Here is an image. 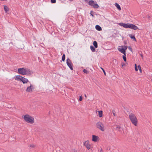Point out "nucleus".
<instances>
[{"label":"nucleus","instance_id":"obj_1","mask_svg":"<svg viewBox=\"0 0 152 152\" xmlns=\"http://www.w3.org/2000/svg\"><path fill=\"white\" fill-rule=\"evenodd\" d=\"M18 73L23 75H29L31 74V71L26 67L18 69Z\"/></svg>","mask_w":152,"mask_h":152},{"label":"nucleus","instance_id":"obj_2","mask_svg":"<svg viewBox=\"0 0 152 152\" xmlns=\"http://www.w3.org/2000/svg\"><path fill=\"white\" fill-rule=\"evenodd\" d=\"M118 24L121 26H123L124 27L126 28H130L134 30L138 29V27L135 25L133 24H131L129 23H119Z\"/></svg>","mask_w":152,"mask_h":152},{"label":"nucleus","instance_id":"obj_3","mask_svg":"<svg viewBox=\"0 0 152 152\" xmlns=\"http://www.w3.org/2000/svg\"><path fill=\"white\" fill-rule=\"evenodd\" d=\"M129 118L132 124L135 126L137 125V119L135 115L131 113L129 115Z\"/></svg>","mask_w":152,"mask_h":152},{"label":"nucleus","instance_id":"obj_4","mask_svg":"<svg viewBox=\"0 0 152 152\" xmlns=\"http://www.w3.org/2000/svg\"><path fill=\"white\" fill-rule=\"evenodd\" d=\"M23 118L25 121L27 123L33 124L34 122V118L26 114L24 115Z\"/></svg>","mask_w":152,"mask_h":152},{"label":"nucleus","instance_id":"obj_5","mask_svg":"<svg viewBox=\"0 0 152 152\" xmlns=\"http://www.w3.org/2000/svg\"><path fill=\"white\" fill-rule=\"evenodd\" d=\"M15 79L17 81H22L23 84L27 83L28 81V80L27 78H25L20 75L16 76Z\"/></svg>","mask_w":152,"mask_h":152},{"label":"nucleus","instance_id":"obj_6","mask_svg":"<svg viewBox=\"0 0 152 152\" xmlns=\"http://www.w3.org/2000/svg\"><path fill=\"white\" fill-rule=\"evenodd\" d=\"M96 126L97 128L102 132L104 131L105 130L104 125L100 121H99L96 124Z\"/></svg>","mask_w":152,"mask_h":152},{"label":"nucleus","instance_id":"obj_7","mask_svg":"<svg viewBox=\"0 0 152 152\" xmlns=\"http://www.w3.org/2000/svg\"><path fill=\"white\" fill-rule=\"evenodd\" d=\"M88 4L95 8H98L99 7L98 4L96 3V2H95L92 0L89 1L88 2Z\"/></svg>","mask_w":152,"mask_h":152},{"label":"nucleus","instance_id":"obj_8","mask_svg":"<svg viewBox=\"0 0 152 152\" xmlns=\"http://www.w3.org/2000/svg\"><path fill=\"white\" fill-rule=\"evenodd\" d=\"M66 64L67 66L70 68L71 70H72L73 69L72 66L73 64L70 60L69 58H68L66 60Z\"/></svg>","mask_w":152,"mask_h":152},{"label":"nucleus","instance_id":"obj_9","mask_svg":"<svg viewBox=\"0 0 152 152\" xmlns=\"http://www.w3.org/2000/svg\"><path fill=\"white\" fill-rule=\"evenodd\" d=\"M34 89V86L30 84V86L28 87L26 90V91L27 92H30L32 91V90Z\"/></svg>","mask_w":152,"mask_h":152},{"label":"nucleus","instance_id":"obj_10","mask_svg":"<svg viewBox=\"0 0 152 152\" xmlns=\"http://www.w3.org/2000/svg\"><path fill=\"white\" fill-rule=\"evenodd\" d=\"M84 145L89 150L91 148L90 145L89 144V141L88 140L86 141L84 143Z\"/></svg>","mask_w":152,"mask_h":152},{"label":"nucleus","instance_id":"obj_11","mask_svg":"<svg viewBox=\"0 0 152 152\" xmlns=\"http://www.w3.org/2000/svg\"><path fill=\"white\" fill-rule=\"evenodd\" d=\"M118 49V50L122 53L124 54L126 53V51H125L124 49H123V46H119Z\"/></svg>","mask_w":152,"mask_h":152},{"label":"nucleus","instance_id":"obj_12","mask_svg":"<svg viewBox=\"0 0 152 152\" xmlns=\"http://www.w3.org/2000/svg\"><path fill=\"white\" fill-rule=\"evenodd\" d=\"M99 140V137L98 136L95 135H92V141L95 142H97Z\"/></svg>","mask_w":152,"mask_h":152},{"label":"nucleus","instance_id":"obj_13","mask_svg":"<svg viewBox=\"0 0 152 152\" xmlns=\"http://www.w3.org/2000/svg\"><path fill=\"white\" fill-rule=\"evenodd\" d=\"M96 29L98 31H100L102 30L101 27L98 25H96L95 26Z\"/></svg>","mask_w":152,"mask_h":152},{"label":"nucleus","instance_id":"obj_14","mask_svg":"<svg viewBox=\"0 0 152 152\" xmlns=\"http://www.w3.org/2000/svg\"><path fill=\"white\" fill-rule=\"evenodd\" d=\"M115 5L119 10H121V9L119 4H118L117 3H115Z\"/></svg>","mask_w":152,"mask_h":152},{"label":"nucleus","instance_id":"obj_15","mask_svg":"<svg viewBox=\"0 0 152 152\" xmlns=\"http://www.w3.org/2000/svg\"><path fill=\"white\" fill-rule=\"evenodd\" d=\"M4 9L6 13H7L9 11V9L8 7L6 5L4 6Z\"/></svg>","mask_w":152,"mask_h":152},{"label":"nucleus","instance_id":"obj_16","mask_svg":"<svg viewBox=\"0 0 152 152\" xmlns=\"http://www.w3.org/2000/svg\"><path fill=\"white\" fill-rule=\"evenodd\" d=\"M129 36L132 39H133L134 41H136V39L134 36H133L131 34H129Z\"/></svg>","mask_w":152,"mask_h":152},{"label":"nucleus","instance_id":"obj_17","mask_svg":"<svg viewBox=\"0 0 152 152\" xmlns=\"http://www.w3.org/2000/svg\"><path fill=\"white\" fill-rule=\"evenodd\" d=\"M93 45L94 47L96 48L98 47V45L97 42L96 41H94L93 42Z\"/></svg>","mask_w":152,"mask_h":152},{"label":"nucleus","instance_id":"obj_18","mask_svg":"<svg viewBox=\"0 0 152 152\" xmlns=\"http://www.w3.org/2000/svg\"><path fill=\"white\" fill-rule=\"evenodd\" d=\"M90 49L91 51L93 52H94L95 51V48L93 46L91 45L90 46Z\"/></svg>","mask_w":152,"mask_h":152},{"label":"nucleus","instance_id":"obj_19","mask_svg":"<svg viewBox=\"0 0 152 152\" xmlns=\"http://www.w3.org/2000/svg\"><path fill=\"white\" fill-rule=\"evenodd\" d=\"M99 115L100 117H101L102 115V111H98Z\"/></svg>","mask_w":152,"mask_h":152},{"label":"nucleus","instance_id":"obj_20","mask_svg":"<svg viewBox=\"0 0 152 152\" xmlns=\"http://www.w3.org/2000/svg\"><path fill=\"white\" fill-rule=\"evenodd\" d=\"M123 60L125 61H126V53L124 54V55L123 56Z\"/></svg>","mask_w":152,"mask_h":152},{"label":"nucleus","instance_id":"obj_21","mask_svg":"<svg viewBox=\"0 0 152 152\" xmlns=\"http://www.w3.org/2000/svg\"><path fill=\"white\" fill-rule=\"evenodd\" d=\"M65 55L64 54H63V55L62 56V60L63 61H64L65 60Z\"/></svg>","mask_w":152,"mask_h":152},{"label":"nucleus","instance_id":"obj_22","mask_svg":"<svg viewBox=\"0 0 152 152\" xmlns=\"http://www.w3.org/2000/svg\"><path fill=\"white\" fill-rule=\"evenodd\" d=\"M83 72L84 73L86 74H88V70L86 69H84L83 70Z\"/></svg>","mask_w":152,"mask_h":152},{"label":"nucleus","instance_id":"obj_23","mask_svg":"<svg viewBox=\"0 0 152 152\" xmlns=\"http://www.w3.org/2000/svg\"><path fill=\"white\" fill-rule=\"evenodd\" d=\"M123 49H124V50L126 51V50L127 48V46H126L124 45V46H123Z\"/></svg>","mask_w":152,"mask_h":152},{"label":"nucleus","instance_id":"obj_24","mask_svg":"<svg viewBox=\"0 0 152 152\" xmlns=\"http://www.w3.org/2000/svg\"><path fill=\"white\" fill-rule=\"evenodd\" d=\"M51 2L52 3H55L56 2V0H51Z\"/></svg>","mask_w":152,"mask_h":152},{"label":"nucleus","instance_id":"obj_25","mask_svg":"<svg viewBox=\"0 0 152 152\" xmlns=\"http://www.w3.org/2000/svg\"><path fill=\"white\" fill-rule=\"evenodd\" d=\"M135 70L136 71H138V69H137V65L136 64H135Z\"/></svg>","mask_w":152,"mask_h":152},{"label":"nucleus","instance_id":"obj_26","mask_svg":"<svg viewBox=\"0 0 152 152\" xmlns=\"http://www.w3.org/2000/svg\"><path fill=\"white\" fill-rule=\"evenodd\" d=\"M113 113L114 116H115V110L113 111Z\"/></svg>","mask_w":152,"mask_h":152},{"label":"nucleus","instance_id":"obj_27","mask_svg":"<svg viewBox=\"0 0 152 152\" xmlns=\"http://www.w3.org/2000/svg\"><path fill=\"white\" fill-rule=\"evenodd\" d=\"M116 128L118 129H120L121 128V127L119 126H116Z\"/></svg>","mask_w":152,"mask_h":152},{"label":"nucleus","instance_id":"obj_28","mask_svg":"<svg viewBox=\"0 0 152 152\" xmlns=\"http://www.w3.org/2000/svg\"><path fill=\"white\" fill-rule=\"evenodd\" d=\"M82 99H82V96H80L79 100L80 101H81L82 100Z\"/></svg>","mask_w":152,"mask_h":152},{"label":"nucleus","instance_id":"obj_29","mask_svg":"<svg viewBox=\"0 0 152 152\" xmlns=\"http://www.w3.org/2000/svg\"><path fill=\"white\" fill-rule=\"evenodd\" d=\"M34 145H30V147H31L34 148Z\"/></svg>","mask_w":152,"mask_h":152},{"label":"nucleus","instance_id":"obj_30","mask_svg":"<svg viewBox=\"0 0 152 152\" xmlns=\"http://www.w3.org/2000/svg\"><path fill=\"white\" fill-rule=\"evenodd\" d=\"M93 12L92 11H91V15L93 17H94V15L92 14V12Z\"/></svg>","mask_w":152,"mask_h":152},{"label":"nucleus","instance_id":"obj_31","mask_svg":"<svg viewBox=\"0 0 152 152\" xmlns=\"http://www.w3.org/2000/svg\"><path fill=\"white\" fill-rule=\"evenodd\" d=\"M129 49L131 51H132V48L130 47H129Z\"/></svg>","mask_w":152,"mask_h":152},{"label":"nucleus","instance_id":"obj_32","mask_svg":"<svg viewBox=\"0 0 152 152\" xmlns=\"http://www.w3.org/2000/svg\"><path fill=\"white\" fill-rule=\"evenodd\" d=\"M138 69H139L141 68V66H140V65H139L138 66Z\"/></svg>","mask_w":152,"mask_h":152},{"label":"nucleus","instance_id":"obj_33","mask_svg":"<svg viewBox=\"0 0 152 152\" xmlns=\"http://www.w3.org/2000/svg\"><path fill=\"white\" fill-rule=\"evenodd\" d=\"M103 72H104V75H106V73L104 70H103Z\"/></svg>","mask_w":152,"mask_h":152},{"label":"nucleus","instance_id":"obj_34","mask_svg":"<svg viewBox=\"0 0 152 152\" xmlns=\"http://www.w3.org/2000/svg\"><path fill=\"white\" fill-rule=\"evenodd\" d=\"M139 71H140L141 72V71H142L141 68H140V69H139Z\"/></svg>","mask_w":152,"mask_h":152},{"label":"nucleus","instance_id":"obj_35","mask_svg":"<svg viewBox=\"0 0 152 152\" xmlns=\"http://www.w3.org/2000/svg\"><path fill=\"white\" fill-rule=\"evenodd\" d=\"M125 65V64H124L123 63V64H122V67H123V66H124V65Z\"/></svg>","mask_w":152,"mask_h":152},{"label":"nucleus","instance_id":"obj_36","mask_svg":"<svg viewBox=\"0 0 152 152\" xmlns=\"http://www.w3.org/2000/svg\"><path fill=\"white\" fill-rule=\"evenodd\" d=\"M148 18H150V17L148 15Z\"/></svg>","mask_w":152,"mask_h":152},{"label":"nucleus","instance_id":"obj_37","mask_svg":"<svg viewBox=\"0 0 152 152\" xmlns=\"http://www.w3.org/2000/svg\"><path fill=\"white\" fill-rule=\"evenodd\" d=\"M85 96L86 97H87V96L85 94Z\"/></svg>","mask_w":152,"mask_h":152},{"label":"nucleus","instance_id":"obj_38","mask_svg":"<svg viewBox=\"0 0 152 152\" xmlns=\"http://www.w3.org/2000/svg\"><path fill=\"white\" fill-rule=\"evenodd\" d=\"M69 1H72L73 0H69Z\"/></svg>","mask_w":152,"mask_h":152},{"label":"nucleus","instance_id":"obj_39","mask_svg":"<svg viewBox=\"0 0 152 152\" xmlns=\"http://www.w3.org/2000/svg\"><path fill=\"white\" fill-rule=\"evenodd\" d=\"M1 1H7V0H0Z\"/></svg>","mask_w":152,"mask_h":152},{"label":"nucleus","instance_id":"obj_40","mask_svg":"<svg viewBox=\"0 0 152 152\" xmlns=\"http://www.w3.org/2000/svg\"><path fill=\"white\" fill-rule=\"evenodd\" d=\"M102 68V70H103H103H104L103 69H102V68Z\"/></svg>","mask_w":152,"mask_h":152}]
</instances>
